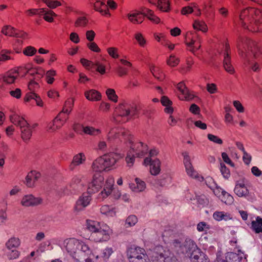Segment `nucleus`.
Instances as JSON below:
<instances>
[{"label":"nucleus","mask_w":262,"mask_h":262,"mask_svg":"<svg viewBox=\"0 0 262 262\" xmlns=\"http://www.w3.org/2000/svg\"><path fill=\"white\" fill-rule=\"evenodd\" d=\"M150 71L153 76L159 80H162L164 78V75L161 69L157 67H152Z\"/></svg>","instance_id":"4c0bfd02"},{"label":"nucleus","mask_w":262,"mask_h":262,"mask_svg":"<svg viewBox=\"0 0 262 262\" xmlns=\"http://www.w3.org/2000/svg\"><path fill=\"white\" fill-rule=\"evenodd\" d=\"M80 63L83 67L89 70L91 69L94 67L95 62H93L85 58H81L80 59Z\"/></svg>","instance_id":"4d7b16f0"},{"label":"nucleus","mask_w":262,"mask_h":262,"mask_svg":"<svg viewBox=\"0 0 262 262\" xmlns=\"http://www.w3.org/2000/svg\"><path fill=\"white\" fill-rule=\"evenodd\" d=\"M88 23V19L84 16L78 17L75 23L76 27H85Z\"/></svg>","instance_id":"09e8293b"},{"label":"nucleus","mask_w":262,"mask_h":262,"mask_svg":"<svg viewBox=\"0 0 262 262\" xmlns=\"http://www.w3.org/2000/svg\"><path fill=\"white\" fill-rule=\"evenodd\" d=\"M18 76V72L11 71L5 73L2 76L5 85L14 83Z\"/></svg>","instance_id":"dca6fc26"},{"label":"nucleus","mask_w":262,"mask_h":262,"mask_svg":"<svg viewBox=\"0 0 262 262\" xmlns=\"http://www.w3.org/2000/svg\"><path fill=\"white\" fill-rule=\"evenodd\" d=\"M126 256L129 262H150L145 250L139 246L129 247L126 250Z\"/></svg>","instance_id":"39448f33"},{"label":"nucleus","mask_w":262,"mask_h":262,"mask_svg":"<svg viewBox=\"0 0 262 262\" xmlns=\"http://www.w3.org/2000/svg\"><path fill=\"white\" fill-rule=\"evenodd\" d=\"M207 137L209 140H210L211 141H212L214 143H217L219 144H222L223 143L222 140L215 135L209 134L207 135Z\"/></svg>","instance_id":"69168bd1"},{"label":"nucleus","mask_w":262,"mask_h":262,"mask_svg":"<svg viewBox=\"0 0 262 262\" xmlns=\"http://www.w3.org/2000/svg\"><path fill=\"white\" fill-rule=\"evenodd\" d=\"M180 60L178 57L173 54H171L167 59L166 63L170 67H175L180 63Z\"/></svg>","instance_id":"ea45409f"},{"label":"nucleus","mask_w":262,"mask_h":262,"mask_svg":"<svg viewBox=\"0 0 262 262\" xmlns=\"http://www.w3.org/2000/svg\"><path fill=\"white\" fill-rule=\"evenodd\" d=\"M51 9H55L61 5L60 2L57 0H42Z\"/></svg>","instance_id":"a18cd8bd"},{"label":"nucleus","mask_w":262,"mask_h":262,"mask_svg":"<svg viewBox=\"0 0 262 262\" xmlns=\"http://www.w3.org/2000/svg\"><path fill=\"white\" fill-rule=\"evenodd\" d=\"M138 221L137 217L134 215H132L129 216L126 220V224L128 225V226H134Z\"/></svg>","instance_id":"680f3d73"},{"label":"nucleus","mask_w":262,"mask_h":262,"mask_svg":"<svg viewBox=\"0 0 262 262\" xmlns=\"http://www.w3.org/2000/svg\"><path fill=\"white\" fill-rule=\"evenodd\" d=\"M64 247L68 253L74 254L78 250L80 241L75 238H69L64 241Z\"/></svg>","instance_id":"f8f14e48"},{"label":"nucleus","mask_w":262,"mask_h":262,"mask_svg":"<svg viewBox=\"0 0 262 262\" xmlns=\"http://www.w3.org/2000/svg\"><path fill=\"white\" fill-rule=\"evenodd\" d=\"M92 169L96 172L108 171L103 156H100L96 159L92 164Z\"/></svg>","instance_id":"4468645a"},{"label":"nucleus","mask_w":262,"mask_h":262,"mask_svg":"<svg viewBox=\"0 0 262 262\" xmlns=\"http://www.w3.org/2000/svg\"><path fill=\"white\" fill-rule=\"evenodd\" d=\"M178 91V96L181 100H191L194 98V95L190 93L184 82H179L177 85Z\"/></svg>","instance_id":"9d476101"},{"label":"nucleus","mask_w":262,"mask_h":262,"mask_svg":"<svg viewBox=\"0 0 262 262\" xmlns=\"http://www.w3.org/2000/svg\"><path fill=\"white\" fill-rule=\"evenodd\" d=\"M84 95L87 99L92 101H99L101 99L100 93L95 90H91L85 92Z\"/></svg>","instance_id":"5701e85b"},{"label":"nucleus","mask_w":262,"mask_h":262,"mask_svg":"<svg viewBox=\"0 0 262 262\" xmlns=\"http://www.w3.org/2000/svg\"><path fill=\"white\" fill-rule=\"evenodd\" d=\"M116 73L119 76L122 77L127 74L128 70L125 68L118 67L116 69Z\"/></svg>","instance_id":"338daca9"},{"label":"nucleus","mask_w":262,"mask_h":262,"mask_svg":"<svg viewBox=\"0 0 262 262\" xmlns=\"http://www.w3.org/2000/svg\"><path fill=\"white\" fill-rule=\"evenodd\" d=\"M2 33L5 35L9 36H14L16 34L15 32V29L11 26H5L2 29Z\"/></svg>","instance_id":"37998d69"},{"label":"nucleus","mask_w":262,"mask_h":262,"mask_svg":"<svg viewBox=\"0 0 262 262\" xmlns=\"http://www.w3.org/2000/svg\"><path fill=\"white\" fill-rule=\"evenodd\" d=\"M210 228V226L204 222H200L197 225V230L200 232H206Z\"/></svg>","instance_id":"052dcab7"},{"label":"nucleus","mask_w":262,"mask_h":262,"mask_svg":"<svg viewBox=\"0 0 262 262\" xmlns=\"http://www.w3.org/2000/svg\"><path fill=\"white\" fill-rule=\"evenodd\" d=\"M221 200L226 204H230L233 202V198L229 193L224 191H222Z\"/></svg>","instance_id":"de8ad7c7"},{"label":"nucleus","mask_w":262,"mask_h":262,"mask_svg":"<svg viewBox=\"0 0 262 262\" xmlns=\"http://www.w3.org/2000/svg\"><path fill=\"white\" fill-rule=\"evenodd\" d=\"M107 169L110 170L123 157L116 152H109L102 155Z\"/></svg>","instance_id":"9b49d317"},{"label":"nucleus","mask_w":262,"mask_h":262,"mask_svg":"<svg viewBox=\"0 0 262 262\" xmlns=\"http://www.w3.org/2000/svg\"><path fill=\"white\" fill-rule=\"evenodd\" d=\"M104 182V177L100 173H95L90 182L88 186V193L89 194H94L98 192Z\"/></svg>","instance_id":"0eeeda50"},{"label":"nucleus","mask_w":262,"mask_h":262,"mask_svg":"<svg viewBox=\"0 0 262 262\" xmlns=\"http://www.w3.org/2000/svg\"><path fill=\"white\" fill-rule=\"evenodd\" d=\"M194 63L193 59L191 57H188L186 59V65L183 66L179 68V71L182 74H186L190 72Z\"/></svg>","instance_id":"7c9ffc66"},{"label":"nucleus","mask_w":262,"mask_h":262,"mask_svg":"<svg viewBox=\"0 0 262 262\" xmlns=\"http://www.w3.org/2000/svg\"><path fill=\"white\" fill-rule=\"evenodd\" d=\"M241 149L243 151L244 155H243V161L246 164H249L251 161V157L250 155H249L248 153H247L244 149V147L243 145V144H241Z\"/></svg>","instance_id":"0e129e2a"},{"label":"nucleus","mask_w":262,"mask_h":262,"mask_svg":"<svg viewBox=\"0 0 262 262\" xmlns=\"http://www.w3.org/2000/svg\"><path fill=\"white\" fill-rule=\"evenodd\" d=\"M94 9L95 10L100 12L102 15L111 16V13L107 7L102 2L97 1L94 4Z\"/></svg>","instance_id":"b1692460"},{"label":"nucleus","mask_w":262,"mask_h":262,"mask_svg":"<svg viewBox=\"0 0 262 262\" xmlns=\"http://www.w3.org/2000/svg\"><path fill=\"white\" fill-rule=\"evenodd\" d=\"M56 75V72L54 70L48 71L46 75V81L49 84H52L54 81V76Z\"/></svg>","instance_id":"8fccbe9b"},{"label":"nucleus","mask_w":262,"mask_h":262,"mask_svg":"<svg viewBox=\"0 0 262 262\" xmlns=\"http://www.w3.org/2000/svg\"><path fill=\"white\" fill-rule=\"evenodd\" d=\"M36 51V49L34 47L28 46L23 50V53L26 56H31L35 55Z\"/></svg>","instance_id":"864d4df0"},{"label":"nucleus","mask_w":262,"mask_h":262,"mask_svg":"<svg viewBox=\"0 0 262 262\" xmlns=\"http://www.w3.org/2000/svg\"><path fill=\"white\" fill-rule=\"evenodd\" d=\"M193 28L197 31H201L203 32H206L208 31L207 25L202 20H195L193 24Z\"/></svg>","instance_id":"2f4dec72"},{"label":"nucleus","mask_w":262,"mask_h":262,"mask_svg":"<svg viewBox=\"0 0 262 262\" xmlns=\"http://www.w3.org/2000/svg\"><path fill=\"white\" fill-rule=\"evenodd\" d=\"M135 38L141 47H144L146 44V41L143 35L141 33H137L135 35Z\"/></svg>","instance_id":"3c124183"},{"label":"nucleus","mask_w":262,"mask_h":262,"mask_svg":"<svg viewBox=\"0 0 262 262\" xmlns=\"http://www.w3.org/2000/svg\"><path fill=\"white\" fill-rule=\"evenodd\" d=\"M145 165H150V172L152 175H157L160 171V162L158 159L151 160L150 157H147L144 160Z\"/></svg>","instance_id":"ddd939ff"},{"label":"nucleus","mask_w":262,"mask_h":262,"mask_svg":"<svg viewBox=\"0 0 262 262\" xmlns=\"http://www.w3.org/2000/svg\"><path fill=\"white\" fill-rule=\"evenodd\" d=\"M106 94L109 100L117 102L118 101V96L114 89H108L106 91Z\"/></svg>","instance_id":"49530a36"},{"label":"nucleus","mask_w":262,"mask_h":262,"mask_svg":"<svg viewBox=\"0 0 262 262\" xmlns=\"http://www.w3.org/2000/svg\"><path fill=\"white\" fill-rule=\"evenodd\" d=\"M132 148L137 157H142L148 152L147 145L143 143L139 142L134 143Z\"/></svg>","instance_id":"2eb2a0df"},{"label":"nucleus","mask_w":262,"mask_h":262,"mask_svg":"<svg viewBox=\"0 0 262 262\" xmlns=\"http://www.w3.org/2000/svg\"><path fill=\"white\" fill-rule=\"evenodd\" d=\"M13 51L10 50L3 49L0 52V62H4L8 60H13V58L11 54Z\"/></svg>","instance_id":"bb28decb"},{"label":"nucleus","mask_w":262,"mask_h":262,"mask_svg":"<svg viewBox=\"0 0 262 262\" xmlns=\"http://www.w3.org/2000/svg\"><path fill=\"white\" fill-rule=\"evenodd\" d=\"M110 108L111 105L109 103L102 102L99 105L98 110L99 112L107 113L110 111Z\"/></svg>","instance_id":"bf43d9fd"},{"label":"nucleus","mask_w":262,"mask_h":262,"mask_svg":"<svg viewBox=\"0 0 262 262\" xmlns=\"http://www.w3.org/2000/svg\"><path fill=\"white\" fill-rule=\"evenodd\" d=\"M86 158L83 153H79L75 155L72 160L71 166H78L85 161Z\"/></svg>","instance_id":"c9c22d12"},{"label":"nucleus","mask_w":262,"mask_h":262,"mask_svg":"<svg viewBox=\"0 0 262 262\" xmlns=\"http://www.w3.org/2000/svg\"><path fill=\"white\" fill-rule=\"evenodd\" d=\"M87 47L90 49L91 51L96 52V53H99L101 51L100 49L98 47V46L97 45V43L93 41L91 42H89L86 44Z\"/></svg>","instance_id":"6e6d98bb"},{"label":"nucleus","mask_w":262,"mask_h":262,"mask_svg":"<svg viewBox=\"0 0 262 262\" xmlns=\"http://www.w3.org/2000/svg\"><path fill=\"white\" fill-rule=\"evenodd\" d=\"M237 47L247 58L244 62L245 67L253 72L260 71L262 66V54L254 42L248 38L241 39Z\"/></svg>","instance_id":"f257e3e1"},{"label":"nucleus","mask_w":262,"mask_h":262,"mask_svg":"<svg viewBox=\"0 0 262 262\" xmlns=\"http://www.w3.org/2000/svg\"><path fill=\"white\" fill-rule=\"evenodd\" d=\"M42 200L38 198H34L32 195H26L23 198L21 203L25 206L38 205L41 203Z\"/></svg>","instance_id":"a211bd4d"},{"label":"nucleus","mask_w":262,"mask_h":262,"mask_svg":"<svg viewBox=\"0 0 262 262\" xmlns=\"http://www.w3.org/2000/svg\"><path fill=\"white\" fill-rule=\"evenodd\" d=\"M239 24L249 31L262 32V10L254 7L242 10L239 15Z\"/></svg>","instance_id":"f03ea898"},{"label":"nucleus","mask_w":262,"mask_h":262,"mask_svg":"<svg viewBox=\"0 0 262 262\" xmlns=\"http://www.w3.org/2000/svg\"><path fill=\"white\" fill-rule=\"evenodd\" d=\"M161 102L163 105L166 106L165 108V112L171 114L173 111V109L172 105V101L166 96H163L161 99Z\"/></svg>","instance_id":"c756f323"},{"label":"nucleus","mask_w":262,"mask_h":262,"mask_svg":"<svg viewBox=\"0 0 262 262\" xmlns=\"http://www.w3.org/2000/svg\"><path fill=\"white\" fill-rule=\"evenodd\" d=\"M96 66V71L103 75L105 73V67L100 63L99 61H96L94 63V67Z\"/></svg>","instance_id":"e2e57ef3"},{"label":"nucleus","mask_w":262,"mask_h":262,"mask_svg":"<svg viewBox=\"0 0 262 262\" xmlns=\"http://www.w3.org/2000/svg\"><path fill=\"white\" fill-rule=\"evenodd\" d=\"M251 228L256 233L262 232V218L257 216L255 221H253Z\"/></svg>","instance_id":"c85d7f7f"},{"label":"nucleus","mask_w":262,"mask_h":262,"mask_svg":"<svg viewBox=\"0 0 262 262\" xmlns=\"http://www.w3.org/2000/svg\"><path fill=\"white\" fill-rule=\"evenodd\" d=\"M28 87L30 92L35 93L39 88V85L34 80H31L28 83Z\"/></svg>","instance_id":"5fc2aeb1"},{"label":"nucleus","mask_w":262,"mask_h":262,"mask_svg":"<svg viewBox=\"0 0 262 262\" xmlns=\"http://www.w3.org/2000/svg\"><path fill=\"white\" fill-rule=\"evenodd\" d=\"M45 11V8L31 9L27 11L26 13L29 15H42Z\"/></svg>","instance_id":"603ef678"},{"label":"nucleus","mask_w":262,"mask_h":262,"mask_svg":"<svg viewBox=\"0 0 262 262\" xmlns=\"http://www.w3.org/2000/svg\"><path fill=\"white\" fill-rule=\"evenodd\" d=\"M83 133L91 136H97L101 133L100 129L95 128L92 126H86L83 128Z\"/></svg>","instance_id":"e433bc0d"},{"label":"nucleus","mask_w":262,"mask_h":262,"mask_svg":"<svg viewBox=\"0 0 262 262\" xmlns=\"http://www.w3.org/2000/svg\"><path fill=\"white\" fill-rule=\"evenodd\" d=\"M141 10H142L144 17L146 16L152 23L155 24L160 23V18L155 14L152 10L145 7L142 8Z\"/></svg>","instance_id":"f3484780"},{"label":"nucleus","mask_w":262,"mask_h":262,"mask_svg":"<svg viewBox=\"0 0 262 262\" xmlns=\"http://www.w3.org/2000/svg\"><path fill=\"white\" fill-rule=\"evenodd\" d=\"M40 176V174L36 171H30L26 178V184L28 187H33L35 181H36Z\"/></svg>","instance_id":"aec40b11"},{"label":"nucleus","mask_w":262,"mask_h":262,"mask_svg":"<svg viewBox=\"0 0 262 262\" xmlns=\"http://www.w3.org/2000/svg\"><path fill=\"white\" fill-rule=\"evenodd\" d=\"M100 211L102 214L109 216H113L116 214L115 208L107 205L102 206Z\"/></svg>","instance_id":"473e14b6"},{"label":"nucleus","mask_w":262,"mask_h":262,"mask_svg":"<svg viewBox=\"0 0 262 262\" xmlns=\"http://www.w3.org/2000/svg\"><path fill=\"white\" fill-rule=\"evenodd\" d=\"M11 122L20 127L21 137L23 140L27 142L32 136V129L28 122L22 117L16 114H13L10 116Z\"/></svg>","instance_id":"20e7f679"},{"label":"nucleus","mask_w":262,"mask_h":262,"mask_svg":"<svg viewBox=\"0 0 262 262\" xmlns=\"http://www.w3.org/2000/svg\"><path fill=\"white\" fill-rule=\"evenodd\" d=\"M86 223L87 228L92 232V234L96 233V232L99 230H100L102 227V225H101L99 222L96 221L88 220Z\"/></svg>","instance_id":"a878e982"},{"label":"nucleus","mask_w":262,"mask_h":262,"mask_svg":"<svg viewBox=\"0 0 262 262\" xmlns=\"http://www.w3.org/2000/svg\"><path fill=\"white\" fill-rule=\"evenodd\" d=\"M69 115L70 114L61 111L59 113L56 117L57 118L60 119V121L61 120L62 122L66 123L69 118Z\"/></svg>","instance_id":"774afa93"},{"label":"nucleus","mask_w":262,"mask_h":262,"mask_svg":"<svg viewBox=\"0 0 262 262\" xmlns=\"http://www.w3.org/2000/svg\"><path fill=\"white\" fill-rule=\"evenodd\" d=\"M114 133L113 130H112L110 132L109 134ZM115 133V138H119L121 141H126L128 140H130L131 139L130 135L129 134L128 131H125L124 130H120L118 131L114 132Z\"/></svg>","instance_id":"393cba45"},{"label":"nucleus","mask_w":262,"mask_h":262,"mask_svg":"<svg viewBox=\"0 0 262 262\" xmlns=\"http://www.w3.org/2000/svg\"><path fill=\"white\" fill-rule=\"evenodd\" d=\"M127 17L129 20L134 24H140L144 19V15L142 10L141 13H129L127 14Z\"/></svg>","instance_id":"412c9836"},{"label":"nucleus","mask_w":262,"mask_h":262,"mask_svg":"<svg viewBox=\"0 0 262 262\" xmlns=\"http://www.w3.org/2000/svg\"><path fill=\"white\" fill-rule=\"evenodd\" d=\"M138 113L136 104L126 102L120 103L115 108L114 114V120L119 123L127 122L131 117Z\"/></svg>","instance_id":"7ed1b4c3"},{"label":"nucleus","mask_w":262,"mask_h":262,"mask_svg":"<svg viewBox=\"0 0 262 262\" xmlns=\"http://www.w3.org/2000/svg\"><path fill=\"white\" fill-rule=\"evenodd\" d=\"M186 170L188 174L192 178H196L197 173L194 170L193 167L189 159L186 158L184 161Z\"/></svg>","instance_id":"f704fd0d"},{"label":"nucleus","mask_w":262,"mask_h":262,"mask_svg":"<svg viewBox=\"0 0 262 262\" xmlns=\"http://www.w3.org/2000/svg\"><path fill=\"white\" fill-rule=\"evenodd\" d=\"M230 53L229 45L226 43L224 47L223 67L227 72L230 74H233L235 70L231 63Z\"/></svg>","instance_id":"1a4fd4ad"},{"label":"nucleus","mask_w":262,"mask_h":262,"mask_svg":"<svg viewBox=\"0 0 262 262\" xmlns=\"http://www.w3.org/2000/svg\"><path fill=\"white\" fill-rule=\"evenodd\" d=\"M111 230L106 225L102 224V227L96 233L92 234V237L96 242L106 241L110 238Z\"/></svg>","instance_id":"6e6552de"},{"label":"nucleus","mask_w":262,"mask_h":262,"mask_svg":"<svg viewBox=\"0 0 262 262\" xmlns=\"http://www.w3.org/2000/svg\"><path fill=\"white\" fill-rule=\"evenodd\" d=\"M157 7L162 12H169L170 11V4L169 0H158Z\"/></svg>","instance_id":"cd10ccee"},{"label":"nucleus","mask_w":262,"mask_h":262,"mask_svg":"<svg viewBox=\"0 0 262 262\" xmlns=\"http://www.w3.org/2000/svg\"><path fill=\"white\" fill-rule=\"evenodd\" d=\"M107 52L109 55L112 58L116 59L119 57L118 50L115 47H110L107 48Z\"/></svg>","instance_id":"13d9d810"},{"label":"nucleus","mask_w":262,"mask_h":262,"mask_svg":"<svg viewBox=\"0 0 262 262\" xmlns=\"http://www.w3.org/2000/svg\"><path fill=\"white\" fill-rule=\"evenodd\" d=\"M74 101L72 99H68L66 101L62 111L70 114L73 107Z\"/></svg>","instance_id":"79ce46f5"},{"label":"nucleus","mask_w":262,"mask_h":262,"mask_svg":"<svg viewBox=\"0 0 262 262\" xmlns=\"http://www.w3.org/2000/svg\"><path fill=\"white\" fill-rule=\"evenodd\" d=\"M185 42L189 48V50L194 53L201 47V40L195 32H187L185 36Z\"/></svg>","instance_id":"423d86ee"},{"label":"nucleus","mask_w":262,"mask_h":262,"mask_svg":"<svg viewBox=\"0 0 262 262\" xmlns=\"http://www.w3.org/2000/svg\"><path fill=\"white\" fill-rule=\"evenodd\" d=\"M43 19L49 23H52L54 21V17H56L57 15L52 10L45 9V11L42 13Z\"/></svg>","instance_id":"58836bf2"},{"label":"nucleus","mask_w":262,"mask_h":262,"mask_svg":"<svg viewBox=\"0 0 262 262\" xmlns=\"http://www.w3.org/2000/svg\"><path fill=\"white\" fill-rule=\"evenodd\" d=\"M213 218L216 221H221L222 220H227L231 219L230 214L225 213L223 211H216L213 214Z\"/></svg>","instance_id":"a19ab883"},{"label":"nucleus","mask_w":262,"mask_h":262,"mask_svg":"<svg viewBox=\"0 0 262 262\" xmlns=\"http://www.w3.org/2000/svg\"><path fill=\"white\" fill-rule=\"evenodd\" d=\"M234 192L238 196H245L248 194V190L244 181L238 182L235 187Z\"/></svg>","instance_id":"6ab92c4d"},{"label":"nucleus","mask_w":262,"mask_h":262,"mask_svg":"<svg viewBox=\"0 0 262 262\" xmlns=\"http://www.w3.org/2000/svg\"><path fill=\"white\" fill-rule=\"evenodd\" d=\"M129 187L135 192H140L145 188V183L139 178H136L135 183H130Z\"/></svg>","instance_id":"4be33fe9"},{"label":"nucleus","mask_w":262,"mask_h":262,"mask_svg":"<svg viewBox=\"0 0 262 262\" xmlns=\"http://www.w3.org/2000/svg\"><path fill=\"white\" fill-rule=\"evenodd\" d=\"M238 253L232 252H228L227 254L226 258L234 261H241L243 258L242 255H244V253L241 250H238Z\"/></svg>","instance_id":"72a5a7b5"},{"label":"nucleus","mask_w":262,"mask_h":262,"mask_svg":"<svg viewBox=\"0 0 262 262\" xmlns=\"http://www.w3.org/2000/svg\"><path fill=\"white\" fill-rule=\"evenodd\" d=\"M20 245L19 238L12 237L10 238L7 243V246L9 249L15 248Z\"/></svg>","instance_id":"c03bdc74"}]
</instances>
